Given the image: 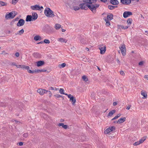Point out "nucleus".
<instances>
[{
	"mask_svg": "<svg viewBox=\"0 0 148 148\" xmlns=\"http://www.w3.org/2000/svg\"><path fill=\"white\" fill-rule=\"evenodd\" d=\"M34 70L32 71L31 70H28V72L30 73L33 74L35 73V71H34Z\"/></svg>",
	"mask_w": 148,
	"mask_h": 148,
	"instance_id": "obj_41",
	"label": "nucleus"
},
{
	"mask_svg": "<svg viewBox=\"0 0 148 148\" xmlns=\"http://www.w3.org/2000/svg\"><path fill=\"white\" fill-rule=\"evenodd\" d=\"M126 120V118L125 117L121 118L118 120L117 122V123H121L124 122Z\"/></svg>",
	"mask_w": 148,
	"mask_h": 148,
	"instance_id": "obj_18",
	"label": "nucleus"
},
{
	"mask_svg": "<svg viewBox=\"0 0 148 148\" xmlns=\"http://www.w3.org/2000/svg\"><path fill=\"white\" fill-rule=\"evenodd\" d=\"M132 18H130L128 19L127 20V23L128 25L127 26H128L129 27L131 25V24L132 23Z\"/></svg>",
	"mask_w": 148,
	"mask_h": 148,
	"instance_id": "obj_27",
	"label": "nucleus"
},
{
	"mask_svg": "<svg viewBox=\"0 0 148 148\" xmlns=\"http://www.w3.org/2000/svg\"><path fill=\"white\" fill-rule=\"evenodd\" d=\"M121 2L124 4H129L131 2L130 0H121Z\"/></svg>",
	"mask_w": 148,
	"mask_h": 148,
	"instance_id": "obj_17",
	"label": "nucleus"
},
{
	"mask_svg": "<svg viewBox=\"0 0 148 148\" xmlns=\"http://www.w3.org/2000/svg\"><path fill=\"white\" fill-rule=\"evenodd\" d=\"M11 65L13 66H16L17 65H16L15 63V62L12 63L11 64Z\"/></svg>",
	"mask_w": 148,
	"mask_h": 148,
	"instance_id": "obj_55",
	"label": "nucleus"
},
{
	"mask_svg": "<svg viewBox=\"0 0 148 148\" xmlns=\"http://www.w3.org/2000/svg\"><path fill=\"white\" fill-rule=\"evenodd\" d=\"M23 135V137L26 138L28 136V134L27 133H25Z\"/></svg>",
	"mask_w": 148,
	"mask_h": 148,
	"instance_id": "obj_42",
	"label": "nucleus"
},
{
	"mask_svg": "<svg viewBox=\"0 0 148 148\" xmlns=\"http://www.w3.org/2000/svg\"><path fill=\"white\" fill-rule=\"evenodd\" d=\"M143 64H144L143 61H141L138 64L139 65L142 66L143 65Z\"/></svg>",
	"mask_w": 148,
	"mask_h": 148,
	"instance_id": "obj_46",
	"label": "nucleus"
},
{
	"mask_svg": "<svg viewBox=\"0 0 148 148\" xmlns=\"http://www.w3.org/2000/svg\"><path fill=\"white\" fill-rule=\"evenodd\" d=\"M144 78L148 81V75H145L144 76Z\"/></svg>",
	"mask_w": 148,
	"mask_h": 148,
	"instance_id": "obj_47",
	"label": "nucleus"
},
{
	"mask_svg": "<svg viewBox=\"0 0 148 148\" xmlns=\"http://www.w3.org/2000/svg\"><path fill=\"white\" fill-rule=\"evenodd\" d=\"M7 5V3H5L2 1H0V6H6Z\"/></svg>",
	"mask_w": 148,
	"mask_h": 148,
	"instance_id": "obj_33",
	"label": "nucleus"
},
{
	"mask_svg": "<svg viewBox=\"0 0 148 148\" xmlns=\"http://www.w3.org/2000/svg\"><path fill=\"white\" fill-rule=\"evenodd\" d=\"M104 20L106 21V26H109L110 25V20L107 19L106 18H104Z\"/></svg>",
	"mask_w": 148,
	"mask_h": 148,
	"instance_id": "obj_24",
	"label": "nucleus"
},
{
	"mask_svg": "<svg viewBox=\"0 0 148 148\" xmlns=\"http://www.w3.org/2000/svg\"><path fill=\"white\" fill-rule=\"evenodd\" d=\"M74 10L76 11V10H78L79 9V8L78 7H77L74 8Z\"/></svg>",
	"mask_w": 148,
	"mask_h": 148,
	"instance_id": "obj_53",
	"label": "nucleus"
},
{
	"mask_svg": "<svg viewBox=\"0 0 148 148\" xmlns=\"http://www.w3.org/2000/svg\"><path fill=\"white\" fill-rule=\"evenodd\" d=\"M61 25L59 24H56L55 25V29H59L61 27Z\"/></svg>",
	"mask_w": 148,
	"mask_h": 148,
	"instance_id": "obj_30",
	"label": "nucleus"
},
{
	"mask_svg": "<svg viewBox=\"0 0 148 148\" xmlns=\"http://www.w3.org/2000/svg\"><path fill=\"white\" fill-rule=\"evenodd\" d=\"M16 67L17 68H21L23 69L24 66V65H18L16 66Z\"/></svg>",
	"mask_w": 148,
	"mask_h": 148,
	"instance_id": "obj_38",
	"label": "nucleus"
},
{
	"mask_svg": "<svg viewBox=\"0 0 148 148\" xmlns=\"http://www.w3.org/2000/svg\"><path fill=\"white\" fill-rule=\"evenodd\" d=\"M120 74L121 75H122L123 76H124L125 75V73H124V72L122 71H120Z\"/></svg>",
	"mask_w": 148,
	"mask_h": 148,
	"instance_id": "obj_45",
	"label": "nucleus"
},
{
	"mask_svg": "<svg viewBox=\"0 0 148 148\" xmlns=\"http://www.w3.org/2000/svg\"><path fill=\"white\" fill-rule=\"evenodd\" d=\"M82 79L83 80L87 82L88 81V79L87 77L85 75H83L82 77Z\"/></svg>",
	"mask_w": 148,
	"mask_h": 148,
	"instance_id": "obj_35",
	"label": "nucleus"
},
{
	"mask_svg": "<svg viewBox=\"0 0 148 148\" xmlns=\"http://www.w3.org/2000/svg\"><path fill=\"white\" fill-rule=\"evenodd\" d=\"M24 32V30L23 29H22L20 31L17 32L16 34V35H21Z\"/></svg>",
	"mask_w": 148,
	"mask_h": 148,
	"instance_id": "obj_29",
	"label": "nucleus"
},
{
	"mask_svg": "<svg viewBox=\"0 0 148 148\" xmlns=\"http://www.w3.org/2000/svg\"><path fill=\"white\" fill-rule=\"evenodd\" d=\"M131 107V105H128V106L126 108V109L127 110H129L130 109V107Z\"/></svg>",
	"mask_w": 148,
	"mask_h": 148,
	"instance_id": "obj_52",
	"label": "nucleus"
},
{
	"mask_svg": "<svg viewBox=\"0 0 148 148\" xmlns=\"http://www.w3.org/2000/svg\"><path fill=\"white\" fill-rule=\"evenodd\" d=\"M140 144V143L139 141H137L136 142H135L133 144V145L135 146H136V145H139Z\"/></svg>",
	"mask_w": 148,
	"mask_h": 148,
	"instance_id": "obj_40",
	"label": "nucleus"
},
{
	"mask_svg": "<svg viewBox=\"0 0 148 148\" xmlns=\"http://www.w3.org/2000/svg\"><path fill=\"white\" fill-rule=\"evenodd\" d=\"M116 129L115 127L112 126L109 127L107 128L104 132L105 134H108L111 132L114 131Z\"/></svg>",
	"mask_w": 148,
	"mask_h": 148,
	"instance_id": "obj_5",
	"label": "nucleus"
},
{
	"mask_svg": "<svg viewBox=\"0 0 148 148\" xmlns=\"http://www.w3.org/2000/svg\"><path fill=\"white\" fill-rule=\"evenodd\" d=\"M116 112V110H113L111 111L110 112L108 115L107 116L108 117L109 116H112V115L115 113Z\"/></svg>",
	"mask_w": 148,
	"mask_h": 148,
	"instance_id": "obj_25",
	"label": "nucleus"
},
{
	"mask_svg": "<svg viewBox=\"0 0 148 148\" xmlns=\"http://www.w3.org/2000/svg\"><path fill=\"white\" fill-rule=\"evenodd\" d=\"M117 7V6H112V5H109L108 6V8L111 10H112L116 8Z\"/></svg>",
	"mask_w": 148,
	"mask_h": 148,
	"instance_id": "obj_34",
	"label": "nucleus"
},
{
	"mask_svg": "<svg viewBox=\"0 0 148 148\" xmlns=\"http://www.w3.org/2000/svg\"><path fill=\"white\" fill-rule=\"evenodd\" d=\"M32 19V16L31 15H27V16L26 21H31Z\"/></svg>",
	"mask_w": 148,
	"mask_h": 148,
	"instance_id": "obj_26",
	"label": "nucleus"
},
{
	"mask_svg": "<svg viewBox=\"0 0 148 148\" xmlns=\"http://www.w3.org/2000/svg\"><path fill=\"white\" fill-rule=\"evenodd\" d=\"M85 49H86V50L87 51H88L89 50V49L88 48H87V47H86V48Z\"/></svg>",
	"mask_w": 148,
	"mask_h": 148,
	"instance_id": "obj_62",
	"label": "nucleus"
},
{
	"mask_svg": "<svg viewBox=\"0 0 148 148\" xmlns=\"http://www.w3.org/2000/svg\"><path fill=\"white\" fill-rule=\"evenodd\" d=\"M35 55H37V56H38V55L39 56H40V54H39V53H35L34 54Z\"/></svg>",
	"mask_w": 148,
	"mask_h": 148,
	"instance_id": "obj_59",
	"label": "nucleus"
},
{
	"mask_svg": "<svg viewBox=\"0 0 148 148\" xmlns=\"http://www.w3.org/2000/svg\"><path fill=\"white\" fill-rule=\"evenodd\" d=\"M147 137L144 136L139 140L140 144L143 143L146 140Z\"/></svg>",
	"mask_w": 148,
	"mask_h": 148,
	"instance_id": "obj_28",
	"label": "nucleus"
},
{
	"mask_svg": "<svg viewBox=\"0 0 148 148\" xmlns=\"http://www.w3.org/2000/svg\"><path fill=\"white\" fill-rule=\"evenodd\" d=\"M106 18L108 20H112L113 18V14H109L107 15V18Z\"/></svg>",
	"mask_w": 148,
	"mask_h": 148,
	"instance_id": "obj_22",
	"label": "nucleus"
},
{
	"mask_svg": "<svg viewBox=\"0 0 148 148\" xmlns=\"http://www.w3.org/2000/svg\"><path fill=\"white\" fill-rule=\"evenodd\" d=\"M68 98L70 99V101L72 102V104L74 105L76 102L75 98L71 94L69 95L68 96Z\"/></svg>",
	"mask_w": 148,
	"mask_h": 148,
	"instance_id": "obj_11",
	"label": "nucleus"
},
{
	"mask_svg": "<svg viewBox=\"0 0 148 148\" xmlns=\"http://www.w3.org/2000/svg\"><path fill=\"white\" fill-rule=\"evenodd\" d=\"M15 56L17 57H18L19 56V53L18 52H16L15 53Z\"/></svg>",
	"mask_w": 148,
	"mask_h": 148,
	"instance_id": "obj_48",
	"label": "nucleus"
},
{
	"mask_svg": "<svg viewBox=\"0 0 148 148\" xmlns=\"http://www.w3.org/2000/svg\"><path fill=\"white\" fill-rule=\"evenodd\" d=\"M58 126L59 127L62 126L63 128L66 129L68 128V126L67 125H64L63 123H60L58 124Z\"/></svg>",
	"mask_w": 148,
	"mask_h": 148,
	"instance_id": "obj_19",
	"label": "nucleus"
},
{
	"mask_svg": "<svg viewBox=\"0 0 148 148\" xmlns=\"http://www.w3.org/2000/svg\"><path fill=\"white\" fill-rule=\"evenodd\" d=\"M44 42L45 43L47 44H49L50 43L49 40L48 39H45L44 40Z\"/></svg>",
	"mask_w": 148,
	"mask_h": 148,
	"instance_id": "obj_39",
	"label": "nucleus"
},
{
	"mask_svg": "<svg viewBox=\"0 0 148 148\" xmlns=\"http://www.w3.org/2000/svg\"><path fill=\"white\" fill-rule=\"evenodd\" d=\"M29 69V66H26L25 65H24V66L23 67V69H26L27 70H28Z\"/></svg>",
	"mask_w": 148,
	"mask_h": 148,
	"instance_id": "obj_43",
	"label": "nucleus"
},
{
	"mask_svg": "<svg viewBox=\"0 0 148 148\" xmlns=\"http://www.w3.org/2000/svg\"><path fill=\"white\" fill-rule=\"evenodd\" d=\"M40 72H45L46 71V70H45L44 69H40Z\"/></svg>",
	"mask_w": 148,
	"mask_h": 148,
	"instance_id": "obj_56",
	"label": "nucleus"
},
{
	"mask_svg": "<svg viewBox=\"0 0 148 148\" xmlns=\"http://www.w3.org/2000/svg\"><path fill=\"white\" fill-rule=\"evenodd\" d=\"M57 40L60 42L66 43L67 41V40L63 38H58Z\"/></svg>",
	"mask_w": 148,
	"mask_h": 148,
	"instance_id": "obj_15",
	"label": "nucleus"
},
{
	"mask_svg": "<svg viewBox=\"0 0 148 148\" xmlns=\"http://www.w3.org/2000/svg\"><path fill=\"white\" fill-rule=\"evenodd\" d=\"M41 37L40 36L38 35H36L34 36V39L36 41L40 40Z\"/></svg>",
	"mask_w": 148,
	"mask_h": 148,
	"instance_id": "obj_31",
	"label": "nucleus"
},
{
	"mask_svg": "<svg viewBox=\"0 0 148 148\" xmlns=\"http://www.w3.org/2000/svg\"><path fill=\"white\" fill-rule=\"evenodd\" d=\"M37 66L39 67L43 65L44 64V62L42 61H40L37 62Z\"/></svg>",
	"mask_w": 148,
	"mask_h": 148,
	"instance_id": "obj_20",
	"label": "nucleus"
},
{
	"mask_svg": "<svg viewBox=\"0 0 148 148\" xmlns=\"http://www.w3.org/2000/svg\"><path fill=\"white\" fill-rule=\"evenodd\" d=\"M32 20H35L38 17V15L36 13L34 12L32 14Z\"/></svg>",
	"mask_w": 148,
	"mask_h": 148,
	"instance_id": "obj_21",
	"label": "nucleus"
},
{
	"mask_svg": "<svg viewBox=\"0 0 148 148\" xmlns=\"http://www.w3.org/2000/svg\"><path fill=\"white\" fill-rule=\"evenodd\" d=\"M83 2L85 3L92 4L95 3L97 0H82Z\"/></svg>",
	"mask_w": 148,
	"mask_h": 148,
	"instance_id": "obj_14",
	"label": "nucleus"
},
{
	"mask_svg": "<svg viewBox=\"0 0 148 148\" xmlns=\"http://www.w3.org/2000/svg\"><path fill=\"white\" fill-rule=\"evenodd\" d=\"M16 14L13 12H7L5 15V18L6 19H13L15 16Z\"/></svg>",
	"mask_w": 148,
	"mask_h": 148,
	"instance_id": "obj_4",
	"label": "nucleus"
},
{
	"mask_svg": "<svg viewBox=\"0 0 148 148\" xmlns=\"http://www.w3.org/2000/svg\"><path fill=\"white\" fill-rule=\"evenodd\" d=\"M118 118V117L116 116L114 118L112 119V120L113 121L115 119H116Z\"/></svg>",
	"mask_w": 148,
	"mask_h": 148,
	"instance_id": "obj_50",
	"label": "nucleus"
},
{
	"mask_svg": "<svg viewBox=\"0 0 148 148\" xmlns=\"http://www.w3.org/2000/svg\"><path fill=\"white\" fill-rule=\"evenodd\" d=\"M110 2L113 5H117L119 3V2L117 0H111Z\"/></svg>",
	"mask_w": 148,
	"mask_h": 148,
	"instance_id": "obj_23",
	"label": "nucleus"
},
{
	"mask_svg": "<svg viewBox=\"0 0 148 148\" xmlns=\"http://www.w3.org/2000/svg\"><path fill=\"white\" fill-rule=\"evenodd\" d=\"M31 8L33 10H40L41 9L43 8V7L42 6L40 7L38 5H36L31 6Z\"/></svg>",
	"mask_w": 148,
	"mask_h": 148,
	"instance_id": "obj_8",
	"label": "nucleus"
},
{
	"mask_svg": "<svg viewBox=\"0 0 148 148\" xmlns=\"http://www.w3.org/2000/svg\"><path fill=\"white\" fill-rule=\"evenodd\" d=\"M119 49L121 50L122 55L123 56L125 55L126 54V49L125 45L124 44H122L121 45V46L119 47Z\"/></svg>",
	"mask_w": 148,
	"mask_h": 148,
	"instance_id": "obj_7",
	"label": "nucleus"
},
{
	"mask_svg": "<svg viewBox=\"0 0 148 148\" xmlns=\"http://www.w3.org/2000/svg\"><path fill=\"white\" fill-rule=\"evenodd\" d=\"M66 64L65 63H63L60 64H59L58 65V67L60 68H63L65 67L66 66Z\"/></svg>",
	"mask_w": 148,
	"mask_h": 148,
	"instance_id": "obj_32",
	"label": "nucleus"
},
{
	"mask_svg": "<svg viewBox=\"0 0 148 148\" xmlns=\"http://www.w3.org/2000/svg\"><path fill=\"white\" fill-rule=\"evenodd\" d=\"M86 3H81L79 5V7L82 9L87 10L88 8L89 5L86 4Z\"/></svg>",
	"mask_w": 148,
	"mask_h": 148,
	"instance_id": "obj_9",
	"label": "nucleus"
},
{
	"mask_svg": "<svg viewBox=\"0 0 148 148\" xmlns=\"http://www.w3.org/2000/svg\"><path fill=\"white\" fill-rule=\"evenodd\" d=\"M98 47L100 50V54H104L106 51V45L104 44H100L98 45Z\"/></svg>",
	"mask_w": 148,
	"mask_h": 148,
	"instance_id": "obj_3",
	"label": "nucleus"
},
{
	"mask_svg": "<svg viewBox=\"0 0 148 148\" xmlns=\"http://www.w3.org/2000/svg\"><path fill=\"white\" fill-rule=\"evenodd\" d=\"M64 94L67 96L68 97L69 95H68L67 94H66V93H65V94Z\"/></svg>",
	"mask_w": 148,
	"mask_h": 148,
	"instance_id": "obj_63",
	"label": "nucleus"
},
{
	"mask_svg": "<svg viewBox=\"0 0 148 148\" xmlns=\"http://www.w3.org/2000/svg\"><path fill=\"white\" fill-rule=\"evenodd\" d=\"M54 96L55 97H57V98H60V97H62V95H59V94H56V95H54Z\"/></svg>",
	"mask_w": 148,
	"mask_h": 148,
	"instance_id": "obj_44",
	"label": "nucleus"
},
{
	"mask_svg": "<svg viewBox=\"0 0 148 148\" xmlns=\"http://www.w3.org/2000/svg\"><path fill=\"white\" fill-rule=\"evenodd\" d=\"M99 5L97 4H90L89 5L88 8L94 13L96 12V10L97 8L99 7Z\"/></svg>",
	"mask_w": 148,
	"mask_h": 148,
	"instance_id": "obj_2",
	"label": "nucleus"
},
{
	"mask_svg": "<svg viewBox=\"0 0 148 148\" xmlns=\"http://www.w3.org/2000/svg\"><path fill=\"white\" fill-rule=\"evenodd\" d=\"M141 94L143 96V99H146L147 98V94L146 91H141Z\"/></svg>",
	"mask_w": 148,
	"mask_h": 148,
	"instance_id": "obj_16",
	"label": "nucleus"
},
{
	"mask_svg": "<svg viewBox=\"0 0 148 148\" xmlns=\"http://www.w3.org/2000/svg\"><path fill=\"white\" fill-rule=\"evenodd\" d=\"M62 32H65L66 31V30L64 29H62Z\"/></svg>",
	"mask_w": 148,
	"mask_h": 148,
	"instance_id": "obj_61",
	"label": "nucleus"
},
{
	"mask_svg": "<svg viewBox=\"0 0 148 148\" xmlns=\"http://www.w3.org/2000/svg\"><path fill=\"white\" fill-rule=\"evenodd\" d=\"M60 92V94H65L64 93V90L63 88H60L59 90Z\"/></svg>",
	"mask_w": 148,
	"mask_h": 148,
	"instance_id": "obj_36",
	"label": "nucleus"
},
{
	"mask_svg": "<svg viewBox=\"0 0 148 148\" xmlns=\"http://www.w3.org/2000/svg\"><path fill=\"white\" fill-rule=\"evenodd\" d=\"M34 71H35V73H39L40 72V69H37L36 70H34Z\"/></svg>",
	"mask_w": 148,
	"mask_h": 148,
	"instance_id": "obj_49",
	"label": "nucleus"
},
{
	"mask_svg": "<svg viewBox=\"0 0 148 148\" xmlns=\"http://www.w3.org/2000/svg\"><path fill=\"white\" fill-rule=\"evenodd\" d=\"M54 90H58V88H55V89H54Z\"/></svg>",
	"mask_w": 148,
	"mask_h": 148,
	"instance_id": "obj_64",
	"label": "nucleus"
},
{
	"mask_svg": "<svg viewBox=\"0 0 148 148\" xmlns=\"http://www.w3.org/2000/svg\"><path fill=\"white\" fill-rule=\"evenodd\" d=\"M37 92L41 95H43L44 94L48 92H49L50 93H51V92L50 91H48L42 88L39 89L37 90Z\"/></svg>",
	"mask_w": 148,
	"mask_h": 148,
	"instance_id": "obj_6",
	"label": "nucleus"
},
{
	"mask_svg": "<svg viewBox=\"0 0 148 148\" xmlns=\"http://www.w3.org/2000/svg\"><path fill=\"white\" fill-rule=\"evenodd\" d=\"M18 0H12V3L13 5H15L18 1Z\"/></svg>",
	"mask_w": 148,
	"mask_h": 148,
	"instance_id": "obj_37",
	"label": "nucleus"
},
{
	"mask_svg": "<svg viewBox=\"0 0 148 148\" xmlns=\"http://www.w3.org/2000/svg\"><path fill=\"white\" fill-rule=\"evenodd\" d=\"M132 14V12L130 11H125L123 12V17L125 18Z\"/></svg>",
	"mask_w": 148,
	"mask_h": 148,
	"instance_id": "obj_10",
	"label": "nucleus"
},
{
	"mask_svg": "<svg viewBox=\"0 0 148 148\" xmlns=\"http://www.w3.org/2000/svg\"><path fill=\"white\" fill-rule=\"evenodd\" d=\"M113 104L114 106H115L117 104V103L116 102H114L113 103Z\"/></svg>",
	"mask_w": 148,
	"mask_h": 148,
	"instance_id": "obj_54",
	"label": "nucleus"
},
{
	"mask_svg": "<svg viewBox=\"0 0 148 148\" xmlns=\"http://www.w3.org/2000/svg\"><path fill=\"white\" fill-rule=\"evenodd\" d=\"M121 115V114H117V116H116L118 118Z\"/></svg>",
	"mask_w": 148,
	"mask_h": 148,
	"instance_id": "obj_58",
	"label": "nucleus"
},
{
	"mask_svg": "<svg viewBox=\"0 0 148 148\" xmlns=\"http://www.w3.org/2000/svg\"><path fill=\"white\" fill-rule=\"evenodd\" d=\"M25 21L22 19H20L17 24V26L18 27L23 26L24 24Z\"/></svg>",
	"mask_w": 148,
	"mask_h": 148,
	"instance_id": "obj_13",
	"label": "nucleus"
},
{
	"mask_svg": "<svg viewBox=\"0 0 148 148\" xmlns=\"http://www.w3.org/2000/svg\"><path fill=\"white\" fill-rule=\"evenodd\" d=\"M101 1L104 2H105L107 1V0H101Z\"/></svg>",
	"mask_w": 148,
	"mask_h": 148,
	"instance_id": "obj_60",
	"label": "nucleus"
},
{
	"mask_svg": "<svg viewBox=\"0 0 148 148\" xmlns=\"http://www.w3.org/2000/svg\"><path fill=\"white\" fill-rule=\"evenodd\" d=\"M118 29H119L121 30L122 29H126L128 28L129 27L128 26H124L123 25H117Z\"/></svg>",
	"mask_w": 148,
	"mask_h": 148,
	"instance_id": "obj_12",
	"label": "nucleus"
},
{
	"mask_svg": "<svg viewBox=\"0 0 148 148\" xmlns=\"http://www.w3.org/2000/svg\"><path fill=\"white\" fill-rule=\"evenodd\" d=\"M44 13L47 16L49 17H53L55 16L53 11L48 8H45L44 11Z\"/></svg>",
	"mask_w": 148,
	"mask_h": 148,
	"instance_id": "obj_1",
	"label": "nucleus"
},
{
	"mask_svg": "<svg viewBox=\"0 0 148 148\" xmlns=\"http://www.w3.org/2000/svg\"><path fill=\"white\" fill-rule=\"evenodd\" d=\"M50 89L52 90H54V88L53 87H50Z\"/></svg>",
	"mask_w": 148,
	"mask_h": 148,
	"instance_id": "obj_57",
	"label": "nucleus"
},
{
	"mask_svg": "<svg viewBox=\"0 0 148 148\" xmlns=\"http://www.w3.org/2000/svg\"><path fill=\"white\" fill-rule=\"evenodd\" d=\"M23 143L22 142H20L19 143V145L20 146H22L23 145Z\"/></svg>",
	"mask_w": 148,
	"mask_h": 148,
	"instance_id": "obj_51",
	"label": "nucleus"
}]
</instances>
